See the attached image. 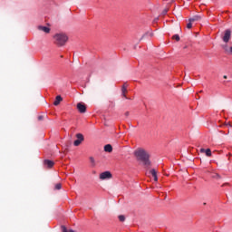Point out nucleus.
I'll return each mask as SVG.
<instances>
[{
  "mask_svg": "<svg viewBox=\"0 0 232 232\" xmlns=\"http://www.w3.org/2000/svg\"><path fill=\"white\" fill-rule=\"evenodd\" d=\"M193 22H188V24H187V28H188V29H191L192 28V26H193V24H192Z\"/></svg>",
  "mask_w": 232,
  "mask_h": 232,
  "instance_id": "6ab92c4d",
  "label": "nucleus"
},
{
  "mask_svg": "<svg viewBox=\"0 0 232 232\" xmlns=\"http://www.w3.org/2000/svg\"><path fill=\"white\" fill-rule=\"evenodd\" d=\"M63 232H68V229L66 228V227H63Z\"/></svg>",
  "mask_w": 232,
  "mask_h": 232,
  "instance_id": "5701e85b",
  "label": "nucleus"
},
{
  "mask_svg": "<svg viewBox=\"0 0 232 232\" xmlns=\"http://www.w3.org/2000/svg\"><path fill=\"white\" fill-rule=\"evenodd\" d=\"M61 188H63L61 183H58V184L55 185V189H61Z\"/></svg>",
  "mask_w": 232,
  "mask_h": 232,
  "instance_id": "aec40b11",
  "label": "nucleus"
},
{
  "mask_svg": "<svg viewBox=\"0 0 232 232\" xmlns=\"http://www.w3.org/2000/svg\"><path fill=\"white\" fill-rule=\"evenodd\" d=\"M44 166H46L47 168H53V164H55L53 160H45L44 161Z\"/></svg>",
  "mask_w": 232,
  "mask_h": 232,
  "instance_id": "1a4fd4ad",
  "label": "nucleus"
},
{
  "mask_svg": "<svg viewBox=\"0 0 232 232\" xmlns=\"http://www.w3.org/2000/svg\"><path fill=\"white\" fill-rule=\"evenodd\" d=\"M150 175H152L155 182H157V180H159V178L157 177V170H155V169H152L150 170Z\"/></svg>",
  "mask_w": 232,
  "mask_h": 232,
  "instance_id": "ddd939ff",
  "label": "nucleus"
},
{
  "mask_svg": "<svg viewBox=\"0 0 232 232\" xmlns=\"http://www.w3.org/2000/svg\"><path fill=\"white\" fill-rule=\"evenodd\" d=\"M230 39H231V31H230V29H227L225 31V34H224V36H223V42L224 43H229Z\"/></svg>",
  "mask_w": 232,
  "mask_h": 232,
  "instance_id": "20e7f679",
  "label": "nucleus"
},
{
  "mask_svg": "<svg viewBox=\"0 0 232 232\" xmlns=\"http://www.w3.org/2000/svg\"><path fill=\"white\" fill-rule=\"evenodd\" d=\"M53 39L57 46H64L68 42V36L64 34H56L53 35Z\"/></svg>",
  "mask_w": 232,
  "mask_h": 232,
  "instance_id": "f03ea898",
  "label": "nucleus"
},
{
  "mask_svg": "<svg viewBox=\"0 0 232 232\" xmlns=\"http://www.w3.org/2000/svg\"><path fill=\"white\" fill-rule=\"evenodd\" d=\"M119 220H120V222H124V220H126V217H124V215H120Z\"/></svg>",
  "mask_w": 232,
  "mask_h": 232,
  "instance_id": "dca6fc26",
  "label": "nucleus"
},
{
  "mask_svg": "<svg viewBox=\"0 0 232 232\" xmlns=\"http://www.w3.org/2000/svg\"><path fill=\"white\" fill-rule=\"evenodd\" d=\"M172 39H175L176 41H180V36H179V34H174L172 36Z\"/></svg>",
  "mask_w": 232,
  "mask_h": 232,
  "instance_id": "f3484780",
  "label": "nucleus"
},
{
  "mask_svg": "<svg viewBox=\"0 0 232 232\" xmlns=\"http://www.w3.org/2000/svg\"><path fill=\"white\" fill-rule=\"evenodd\" d=\"M104 151L107 153H111V151H113V147H111L110 144H107L104 146Z\"/></svg>",
  "mask_w": 232,
  "mask_h": 232,
  "instance_id": "f8f14e48",
  "label": "nucleus"
},
{
  "mask_svg": "<svg viewBox=\"0 0 232 232\" xmlns=\"http://www.w3.org/2000/svg\"><path fill=\"white\" fill-rule=\"evenodd\" d=\"M39 119L41 120L42 118H41V117H39Z\"/></svg>",
  "mask_w": 232,
  "mask_h": 232,
  "instance_id": "393cba45",
  "label": "nucleus"
},
{
  "mask_svg": "<svg viewBox=\"0 0 232 232\" xmlns=\"http://www.w3.org/2000/svg\"><path fill=\"white\" fill-rule=\"evenodd\" d=\"M212 177H213V179H220V175H218V174H215Z\"/></svg>",
  "mask_w": 232,
  "mask_h": 232,
  "instance_id": "412c9836",
  "label": "nucleus"
},
{
  "mask_svg": "<svg viewBox=\"0 0 232 232\" xmlns=\"http://www.w3.org/2000/svg\"><path fill=\"white\" fill-rule=\"evenodd\" d=\"M223 50L225 51V53H227V55H232V46H228L227 44L222 45Z\"/></svg>",
  "mask_w": 232,
  "mask_h": 232,
  "instance_id": "0eeeda50",
  "label": "nucleus"
},
{
  "mask_svg": "<svg viewBox=\"0 0 232 232\" xmlns=\"http://www.w3.org/2000/svg\"><path fill=\"white\" fill-rule=\"evenodd\" d=\"M188 21H189L190 23H195V21H200V16L196 15V16H194V17H192V18H189Z\"/></svg>",
  "mask_w": 232,
  "mask_h": 232,
  "instance_id": "2eb2a0df",
  "label": "nucleus"
},
{
  "mask_svg": "<svg viewBox=\"0 0 232 232\" xmlns=\"http://www.w3.org/2000/svg\"><path fill=\"white\" fill-rule=\"evenodd\" d=\"M62 101H63V97H61V95L56 96L55 101L53 102L54 106H59Z\"/></svg>",
  "mask_w": 232,
  "mask_h": 232,
  "instance_id": "9d476101",
  "label": "nucleus"
},
{
  "mask_svg": "<svg viewBox=\"0 0 232 232\" xmlns=\"http://www.w3.org/2000/svg\"><path fill=\"white\" fill-rule=\"evenodd\" d=\"M134 155L137 160L142 162L144 166H150L151 161H150V152L144 149H137L134 151Z\"/></svg>",
  "mask_w": 232,
  "mask_h": 232,
  "instance_id": "f257e3e1",
  "label": "nucleus"
},
{
  "mask_svg": "<svg viewBox=\"0 0 232 232\" xmlns=\"http://www.w3.org/2000/svg\"><path fill=\"white\" fill-rule=\"evenodd\" d=\"M76 138H77V140H74L73 145L81 146V143L82 142V140H84V136H82V134H81V133H78V134H76Z\"/></svg>",
  "mask_w": 232,
  "mask_h": 232,
  "instance_id": "39448f33",
  "label": "nucleus"
},
{
  "mask_svg": "<svg viewBox=\"0 0 232 232\" xmlns=\"http://www.w3.org/2000/svg\"><path fill=\"white\" fill-rule=\"evenodd\" d=\"M200 153H205L207 157H211V150L210 149H200Z\"/></svg>",
  "mask_w": 232,
  "mask_h": 232,
  "instance_id": "9b49d317",
  "label": "nucleus"
},
{
  "mask_svg": "<svg viewBox=\"0 0 232 232\" xmlns=\"http://www.w3.org/2000/svg\"><path fill=\"white\" fill-rule=\"evenodd\" d=\"M38 30L44 32V34H50V27L39 25Z\"/></svg>",
  "mask_w": 232,
  "mask_h": 232,
  "instance_id": "6e6552de",
  "label": "nucleus"
},
{
  "mask_svg": "<svg viewBox=\"0 0 232 232\" xmlns=\"http://www.w3.org/2000/svg\"><path fill=\"white\" fill-rule=\"evenodd\" d=\"M110 179H111V172L110 171H104L100 174L101 180H109Z\"/></svg>",
  "mask_w": 232,
  "mask_h": 232,
  "instance_id": "7ed1b4c3",
  "label": "nucleus"
},
{
  "mask_svg": "<svg viewBox=\"0 0 232 232\" xmlns=\"http://www.w3.org/2000/svg\"><path fill=\"white\" fill-rule=\"evenodd\" d=\"M223 78H224V79H227V75H224Z\"/></svg>",
  "mask_w": 232,
  "mask_h": 232,
  "instance_id": "b1692460",
  "label": "nucleus"
},
{
  "mask_svg": "<svg viewBox=\"0 0 232 232\" xmlns=\"http://www.w3.org/2000/svg\"><path fill=\"white\" fill-rule=\"evenodd\" d=\"M168 14V9H164L163 11H162V14L163 15H166Z\"/></svg>",
  "mask_w": 232,
  "mask_h": 232,
  "instance_id": "4be33fe9",
  "label": "nucleus"
},
{
  "mask_svg": "<svg viewBox=\"0 0 232 232\" xmlns=\"http://www.w3.org/2000/svg\"><path fill=\"white\" fill-rule=\"evenodd\" d=\"M90 162L92 164V166H95V159H93V157H90Z\"/></svg>",
  "mask_w": 232,
  "mask_h": 232,
  "instance_id": "a211bd4d",
  "label": "nucleus"
},
{
  "mask_svg": "<svg viewBox=\"0 0 232 232\" xmlns=\"http://www.w3.org/2000/svg\"><path fill=\"white\" fill-rule=\"evenodd\" d=\"M77 110L80 111V113H86V105L80 102L77 104Z\"/></svg>",
  "mask_w": 232,
  "mask_h": 232,
  "instance_id": "423d86ee",
  "label": "nucleus"
},
{
  "mask_svg": "<svg viewBox=\"0 0 232 232\" xmlns=\"http://www.w3.org/2000/svg\"><path fill=\"white\" fill-rule=\"evenodd\" d=\"M126 92H128V90L126 89V84H124V85L121 87V95H122V97H124L125 99H128V97H126Z\"/></svg>",
  "mask_w": 232,
  "mask_h": 232,
  "instance_id": "4468645a",
  "label": "nucleus"
}]
</instances>
